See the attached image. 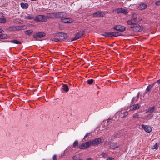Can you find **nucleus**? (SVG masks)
<instances>
[{"label":"nucleus","mask_w":160,"mask_h":160,"mask_svg":"<svg viewBox=\"0 0 160 160\" xmlns=\"http://www.w3.org/2000/svg\"><path fill=\"white\" fill-rule=\"evenodd\" d=\"M101 35L105 37H116L121 35V34L119 32H104L102 34H101Z\"/></svg>","instance_id":"nucleus-1"},{"label":"nucleus","mask_w":160,"mask_h":160,"mask_svg":"<svg viewBox=\"0 0 160 160\" xmlns=\"http://www.w3.org/2000/svg\"><path fill=\"white\" fill-rule=\"evenodd\" d=\"M103 141L104 140L103 139L100 138L94 139L91 141L92 146H95L98 145L100 143H102Z\"/></svg>","instance_id":"nucleus-2"},{"label":"nucleus","mask_w":160,"mask_h":160,"mask_svg":"<svg viewBox=\"0 0 160 160\" xmlns=\"http://www.w3.org/2000/svg\"><path fill=\"white\" fill-rule=\"evenodd\" d=\"M47 16L43 15H38L35 17L34 20L37 22H43L47 20Z\"/></svg>","instance_id":"nucleus-3"},{"label":"nucleus","mask_w":160,"mask_h":160,"mask_svg":"<svg viewBox=\"0 0 160 160\" xmlns=\"http://www.w3.org/2000/svg\"><path fill=\"white\" fill-rule=\"evenodd\" d=\"M52 16L57 18H62L66 16V13L63 12L54 13L52 14Z\"/></svg>","instance_id":"nucleus-4"},{"label":"nucleus","mask_w":160,"mask_h":160,"mask_svg":"<svg viewBox=\"0 0 160 160\" xmlns=\"http://www.w3.org/2000/svg\"><path fill=\"white\" fill-rule=\"evenodd\" d=\"M91 146H92V144L90 140L82 143L79 146V148L80 149H86Z\"/></svg>","instance_id":"nucleus-5"},{"label":"nucleus","mask_w":160,"mask_h":160,"mask_svg":"<svg viewBox=\"0 0 160 160\" xmlns=\"http://www.w3.org/2000/svg\"><path fill=\"white\" fill-rule=\"evenodd\" d=\"M114 11L118 14L121 13L125 15H127L128 13V12L127 10L122 8L116 9L114 10Z\"/></svg>","instance_id":"nucleus-6"},{"label":"nucleus","mask_w":160,"mask_h":160,"mask_svg":"<svg viewBox=\"0 0 160 160\" xmlns=\"http://www.w3.org/2000/svg\"><path fill=\"white\" fill-rule=\"evenodd\" d=\"M113 28L117 31L122 32L125 30L126 28L124 26H122L120 25H117L114 27Z\"/></svg>","instance_id":"nucleus-7"},{"label":"nucleus","mask_w":160,"mask_h":160,"mask_svg":"<svg viewBox=\"0 0 160 160\" xmlns=\"http://www.w3.org/2000/svg\"><path fill=\"white\" fill-rule=\"evenodd\" d=\"M56 35L58 37L60 38V39L61 40L65 39L68 37V35L62 32L57 33Z\"/></svg>","instance_id":"nucleus-8"},{"label":"nucleus","mask_w":160,"mask_h":160,"mask_svg":"<svg viewBox=\"0 0 160 160\" xmlns=\"http://www.w3.org/2000/svg\"><path fill=\"white\" fill-rule=\"evenodd\" d=\"M104 15V13L102 11H98L93 13V16L94 18H100L103 17Z\"/></svg>","instance_id":"nucleus-9"},{"label":"nucleus","mask_w":160,"mask_h":160,"mask_svg":"<svg viewBox=\"0 0 160 160\" xmlns=\"http://www.w3.org/2000/svg\"><path fill=\"white\" fill-rule=\"evenodd\" d=\"M45 35V33L42 32H38L35 33L33 35L34 38H41L43 37Z\"/></svg>","instance_id":"nucleus-10"},{"label":"nucleus","mask_w":160,"mask_h":160,"mask_svg":"<svg viewBox=\"0 0 160 160\" xmlns=\"http://www.w3.org/2000/svg\"><path fill=\"white\" fill-rule=\"evenodd\" d=\"M142 128L146 132L149 133L152 130L151 127L148 125H145L143 124L142 125Z\"/></svg>","instance_id":"nucleus-11"},{"label":"nucleus","mask_w":160,"mask_h":160,"mask_svg":"<svg viewBox=\"0 0 160 160\" xmlns=\"http://www.w3.org/2000/svg\"><path fill=\"white\" fill-rule=\"evenodd\" d=\"M83 34V33L82 32H77L75 36L74 39V40H76L80 38L82 36Z\"/></svg>","instance_id":"nucleus-12"},{"label":"nucleus","mask_w":160,"mask_h":160,"mask_svg":"<svg viewBox=\"0 0 160 160\" xmlns=\"http://www.w3.org/2000/svg\"><path fill=\"white\" fill-rule=\"evenodd\" d=\"M27 26L26 25H21L17 26L15 27V30H22L26 29Z\"/></svg>","instance_id":"nucleus-13"},{"label":"nucleus","mask_w":160,"mask_h":160,"mask_svg":"<svg viewBox=\"0 0 160 160\" xmlns=\"http://www.w3.org/2000/svg\"><path fill=\"white\" fill-rule=\"evenodd\" d=\"M155 110V107H151L148 108V109L146 110V113H152Z\"/></svg>","instance_id":"nucleus-14"},{"label":"nucleus","mask_w":160,"mask_h":160,"mask_svg":"<svg viewBox=\"0 0 160 160\" xmlns=\"http://www.w3.org/2000/svg\"><path fill=\"white\" fill-rule=\"evenodd\" d=\"M139 107V105L138 104H136L133 105L132 107L130 106V108L131 110H135L138 108Z\"/></svg>","instance_id":"nucleus-15"},{"label":"nucleus","mask_w":160,"mask_h":160,"mask_svg":"<svg viewBox=\"0 0 160 160\" xmlns=\"http://www.w3.org/2000/svg\"><path fill=\"white\" fill-rule=\"evenodd\" d=\"M137 22V20H132V19L129 20L127 21V23L128 25H132L134 24Z\"/></svg>","instance_id":"nucleus-16"},{"label":"nucleus","mask_w":160,"mask_h":160,"mask_svg":"<svg viewBox=\"0 0 160 160\" xmlns=\"http://www.w3.org/2000/svg\"><path fill=\"white\" fill-rule=\"evenodd\" d=\"M21 6L24 9H26L28 8V4L27 3H21L20 4Z\"/></svg>","instance_id":"nucleus-17"},{"label":"nucleus","mask_w":160,"mask_h":160,"mask_svg":"<svg viewBox=\"0 0 160 160\" xmlns=\"http://www.w3.org/2000/svg\"><path fill=\"white\" fill-rule=\"evenodd\" d=\"M62 89L66 92H68L69 89L68 85L64 84H62Z\"/></svg>","instance_id":"nucleus-18"},{"label":"nucleus","mask_w":160,"mask_h":160,"mask_svg":"<svg viewBox=\"0 0 160 160\" xmlns=\"http://www.w3.org/2000/svg\"><path fill=\"white\" fill-rule=\"evenodd\" d=\"M153 85L154 84H149L148 85L146 90V93L150 91L151 89L153 87Z\"/></svg>","instance_id":"nucleus-19"},{"label":"nucleus","mask_w":160,"mask_h":160,"mask_svg":"<svg viewBox=\"0 0 160 160\" xmlns=\"http://www.w3.org/2000/svg\"><path fill=\"white\" fill-rule=\"evenodd\" d=\"M8 42H11L13 43L17 44H21V42L17 40H13L12 41H9Z\"/></svg>","instance_id":"nucleus-20"},{"label":"nucleus","mask_w":160,"mask_h":160,"mask_svg":"<svg viewBox=\"0 0 160 160\" xmlns=\"http://www.w3.org/2000/svg\"><path fill=\"white\" fill-rule=\"evenodd\" d=\"M61 21L62 22L65 23H70V19L69 18H64L61 19Z\"/></svg>","instance_id":"nucleus-21"},{"label":"nucleus","mask_w":160,"mask_h":160,"mask_svg":"<svg viewBox=\"0 0 160 160\" xmlns=\"http://www.w3.org/2000/svg\"><path fill=\"white\" fill-rule=\"evenodd\" d=\"M147 7V5L146 4L143 3L141 4V10H143L146 9Z\"/></svg>","instance_id":"nucleus-22"},{"label":"nucleus","mask_w":160,"mask_h":160,"mask_svg":"<svg viewBox=\"0 0 160 160\" xmlns=\"http://www.w3.org/2000/svg\"><path fill=\"white\" fill-rule=\"evenodd\" d=\"M33 32V31L32 30H27L25 31V34L26 35L28 36L31 35Z\"/></svg>","instance_id":"nucleus-23"},{"label":"nucleus","mask_w":160,"mask_h":160,"mask_svg":"<svg viewBox=\"0 0 160 160\" xmlns=\"http://www.w3.org/2000/svg\"><path fill=\"white\" fill-rule=\"evenodd\" d=\"M7 38V36L5 34H2L0 35V39H6Z\"/></svg>","instance_id":"nucleus-24"},{"label":"nucleus","mask_w":160,"mask_h":160,"mask_svg":"<svg viewBox=\"0 0 160 160\" xmlns=\"http://www.w3.org/2000/svg\"><path fill=\"white\" fill-rule=\"evenodd\" d=\"M128 114V112H125L123 113H122L120 114V116L121 118H124L127 116Z\"/></svg>","instance_id":"nucleus-25"},{"label":"nucleus","mask_w":160,"mask_h":160,"mask_svg":"<svg viewBox=\"0 0 160 160\" xmlns=\"http://www.w3.org/2000/svg\"><path fill=\"white\" fill-rule=\"evenodd\" d=\"M139 115L138 113H135L133 115V118L135 120L137 119V118H139Z\"/></svg>","instance_id":"nucleus-26"},{"label":"nucleus","mask_w":160,"mask_h":160,"mask_svg":"<svg viewBox=\"0 0 160 160\" xmlns=\"http://www.w3.org/2000/svg\"><path fill=\"white\" fill-rule=\"evenodd\" d=\"M25 18L26 19H31L33 18V17H32L31 15L27 14V15H25Z\"/></svg>","instance_id":"nucleus-27"},{"label":"nucleus","mask_w":160,"mask_h":160,"mask_svg":"<svg viewBox=\"0 0 160 160\" xmlns=\"http://www.w3.org/2000/svg\"><path fill=\"white\" fill-rule=\"evenodd\" d=\"M137 18V15L135 14V13H133L132 14V20H136V19Z\"/></svg>","instance_id":"nucleus-28"},{"label":"nucleus","mask_w":160,"mask_h":160,"mask_svg":"<svg viewBox=\"0 0 160 160\" xmlns=\"http://www.w3.org/2000/svg\"><path fill=\"white\" fill-rule=\"evenodd\" d=\"M158 148V144L157 143H156L154 145H153L152 148L153 149H157Z\"/></svg>","instance_id":"nucleus-29"},{"label":"nucleus","mask_w":160,"mask_h":160,"mask_svg":"<svg viewBox=\"0 0 160 160\" xmlns=\"http://www.w3.org/2000/svg\"><path fill=\"white\" fill-rule=\"evenodd\" d=\"M154 116L153 114H149L147 115V118L148 119H150L152 118Z\"/></svg>","instance_id":"nucleus-30"},{"label":"nucleus","mask_w":160,"mask_h":160,"mask_svg":"<svg viewBox=\"0 0 160 160\" xmlns=\"http://www.w3.org/2000/svg\"><path fill=\"white\" fill-rule=\"evenodd\" d=\"M6 22V21L5 19L3 18H0V23H5Z\"/></svg>","instance_id":"nucleus-31"},{"label":"nucleus","mask_w":160,"mask_h":160,"mask_svg":"<svg viewBox=\"0 0 160 160\" xmlns=\"http://www.w3.org/2000/svg\"><path fill=\"white\" fill-rule=\"evenodd\" d=\"M118 147V146L116 144H113L111 146V148L115 149Z\"/></svg>","instance_id":"nucleus-32"},{"label":"nucleus","mask_w":160,"mask_h":160,"mask_svg":"<svg viewBox=\"0 0 160 160\" xmlns=\"http://www.w3.org/2000/svg\"><path fill=\"white\" fill-rule=\"evenodd\" d=\"M78 142L77 141H75L73 142V147L74 148L76 146H78Z\"/></svg>","instance_id":"nucleus-33"},{"label":"nucleus","mask_w":160,"mask_h":160,"mask_svg":"<svg viewBox=\"0 0 160 160\" xmlns=\"http://www.w3.org/2000/svg\"><path fill=\"white\" fill-rule=\"evenodd\" d=\"M93 81H94V80L93 79H90L88 80H87V82L88 84L91 85L92 83V82H93Z\"/></svg>","instance_id":"nucleus-34"},{"label":"nucleus","mask_w":160,"mask_h":160,"mask_svg":"<svg viewBox=\"0 0 160 160\" xmlns=\"http://www.w3.org/2000/svg\"><path fill=\"white\" fill-rule=\"evenodd\" d=\"M101 155L103 158L107 157L108 156L107 154L103 152H101Z\"/></svg>","instance_id":"nucleus-35"},{"label":"nucleus","mask_w":160,"mask_h":160,"mask_svg":"<svg viewBox=\"0 0 160 160\" xmlns=\"http://www.w3.org/2000/svg\"><path fill=\"white\" fill-rule=\"evenodd\" d=\"M52 41L55 42H60V40L59 39L56 38H53Z\"/></svg>","instance_id":"nucleus-36"},{"label":"nucleus","mask_w":160,"mask_h":160,"mask_svg":"<svg viewBox=\"0 0 160 160\" xmlns=\"http://www.w3.org/2000/svg\"><path fill=\"white\" fill-rule=\"evenodd\" d=\"M90 133H87L85 135L84 137V138H83V139H86V138H87V137L90 135Z\"/></svg>","instance_id":"nucleus-37"},{"label":"nucleus","mask_w":160,"mask_h":160,"mask_svg":"<svg viewBox=\"0 0 160 160\" xmlns=\"http://www.w3.org/2000/svg\"><path fill=\"white\" fill-rule=\"evenodd\" d=\"M155 4L156 5L159 6L160 5V1H158L156 2Z\"/></svg>","instance_id":"nucleus-38"},{"label":"nucleus","mask_w":160,"mask_h":160,"mask_svg":"<svg viewBox=\"0 0 160 160\" xmlns=\"http://www.w3.org/2000/svg\"><path fill=\"white\" fill-rule=\"evenodd\" d=\"M57 158L56 155H54L53 156V160H57Z\"/></svg>","instance_id":"nucleus-39"},{"label":"nucleus","mask_w":160,"mask_h":160,"mask_svg":"<svg viewBox=\"0 0 160 160\" xmlns=\"http://www.w3.org/2000/svg\"><path fill=\"white\" fill-rule=\"evenodd\" d=\"M105 122H106L105 120L103 121V122L102 123L101 125H102V126L103 127H108V126H103V125H104V124H105Z\"/></svg>","instance_id":"nucleus-40"},{"label":"nucleus","mask_w":160,"mask_h":160,"mask_svg":"<svg viewBox=\"0 0 160 160\" xmlns=\"http://www.w3.org/2000/svg\"><path fill=\"white\" fill-rule=\"evenodd\" d=\"M111 120V119L110 118H109L107 120V123L108 124V123H109V121L110 120Z\"/></svg>","instance_id":"nucleus-41"},{"label":"nucleus","mask_w":160,"mask_h":160,"mask_svg":"<svg viewBox=\"0 0 160 160\" xmlns=\"http://www.w3.org/2000/svg\"><path fill=\"white\" fill-rule=\"evenodd\" d=\"M114 160V158H111V157H109L107 159V160Z\"/></svg>","instance_id":"nucleus-42"},{"label":"nucleus","mask_w":160,"mask_h":160,"mask_svg":"<svg viewBox=\"0 0 160 160\" xmlns=\"http://www.w3.org/2000/svg\"><path fill=\"white\" fill-rule=\"evenodd\" d=\"M135 99V98L133 97L132 99V102H134Z\"/></svg>","instance_id":"nucleus-43"},{"label":"nucleus","mask_w":160,"mask_h":160,"mask_svg":"<svg viewBox=\"0 0 160 160\" xmlns=\"http://www.w3.org/2000/svg\"><path fill=\"white\" fill-rule=\"evenodd\" d=\"M76 157L75 156H73L72 158V159H76Z\"/></svg>","instance_id":"nucleus-44"},{"label":"nucleus","mask_w":160,"mask_h":160,"mask_svg":"<svg viewBox=\"0 0 160 160\" xmlns=\"http://www.w3.org/2000/svg\"><path fill=\"white\" fill-rule=\"evenodd\" d=\"M86 160H93L91 158H88L86 159Z\"/></svg>","instance_id":"nucleus-45"},{"label":"nucleus","mask_w":160,"mask_h":160,"mask_svg":"<svg viewBox=\"0 0 160 160\" xmlns=\"http://www.w3.org/2000/svg\"><path fill=\"white\" fill-rule=\"evenodd\" d=\"M15 21H16V22H19L20 21V19H16L15 20Z\"/></svg>","instance_id":"nucleus-46"},{"label":"nucleus","mask_w":160,"mask_h":160,"mask_svg":"<svg viewBox=\"0 0 160 160\" xmlns=\"http://www.w3.org/2000/svg\"><path fill=\"white\" fill-rule=\"evenodd\" d=\"M140 28H141V31L142 30L143 28V26H141Z\"/></svg>","instance_id":"nucleus-47"},{"label":"nucleus","mask_w":160,"mask_h":160,"mask_svg":"<svg viewBox=\"0 0 160 160\" xmlns=\"http://www.w3.org/2000/svg\"><path fill=\"white\" fill-rule=\"evenodd\" d=\"M157 82L159 83H160V79H159L157 81Z\"/></svg>","instance_id":"nucleus-48"},{"label":"nucleus","mask_w":160,"mask_h":160,"mask_svg":"<svg viewBox=\"0 0 160 160\" xmlns=\"http://www.w3.org/2000/svg\"><path fill=\"white\" fill-rule=\"evenodd\" d=\"M2 31L3 32H4V31L1 28H0V33L2 32Z\"/></svg>","instance_id":"nucleus-49"},{"label":"nucleus","mask_w":160,"mask_h":160,"mask_svg":"<svg viewBox=\"0 0 160 160\" xmlns=\"http://www.w3.org/2000/svg\"><path fill=\"white\" fill-rule=\"evenodd\" d=\"M139 95V93H138V94L137 95V96H138V97Z\"/></svg>","instance_id":"nucleus-50"},{"label":"nucleus","mask_w":160,"mask_h":160,"mask_svg":"<svg viewBox=\"0 0 160 160\" xmlns=\"http://www.w3.org/2000/svg\"><path fill=\"white\" fill-rule=\"evenodd\" d=\"M31 1H36L37 0H31Z\"/></svg>","instance_id":"nucleus-51"},{"label":"nucleus","mask_w":160,"mask_h":160,"mask_svg":"<svg viewBox=\"0 0 160 160\" xmlns=\"http://www.w3.org/2000/svg\"><path fill=\"white\" fill-rule=\"evenodd\" d=\"M78 160H83L82 159H79Z\"/></svg>","instance_id":"nucleus-52"}]
</instances>
